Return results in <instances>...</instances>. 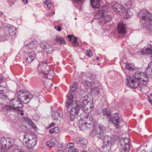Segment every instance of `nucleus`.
I'll use <instances>...</instances> for the list:
<instances>
[{
    "instance_id": "c03bdc74",
    "label": "nucleus",
    "mask_w": 152,
    "mask_h": 152,
    "mask_svg": "<svg viewBox=\"0 0 152 152\" xmlns=\"http://www.w3.org/2000/svg\"><path fill=\"white\" fill-rule=\"evenodd\" d=\"M72 45L73 46L76 47L78 45V43L77 40H74L72 42Z\"/></svg>"
},
{
    "instance_id": "bb28decb",
    "label": "nucleus",
    "mask_w": 152,
    "mask_h": 152,
    "mask_svg": "<svg viewBox=\"0 0 152 152\" xmlns=\"http://www.w3.org/2000/svg\"><path fill=\"white\" fill-rule=\"evenodd\" d=\"M55 41L56 42H58L60 43V44H64L66 42V41L64 37H60L58 35L56 36Z\"/></svg>"
},
{
    "instance_id": "a19ab883",
    "label": "nucleus",
    "mask_w": 152,
    "mask_h": 152,
    "mask_svg": "<svg viewBox=\"0 0 152 152\" xmlns=\"http://www.w3.org/2000/svg\"><path fill=\"white\" fill-rule=\"evenodd\" d=\"M120 144V146L127 147V148H130L129 144H127L125 143L124 142H121Z\"/></svg>"
},
{
    "instance_id": "e2e57ef3",
    "label": "nucleus",
    "mask_w": 152,
    "mask_h": 152,
    "mask_svg": "<svg viewBox=\"0 0 152 152\" xmlns=\"http://www.w3.org/2000/svg\"><path fill=\"white\" fill-rule=\"evenodd\" d=\"M20 115H23V113H20Z\"/></svg>"
},
{
    "instance_id": "0e129e2a",
    "label": "nucleus",
    "mask_w": 152,
    "mask_h": 152,
    "mask_svg": "<svg viewBox=\"0 0 152 152\" xmlns=\"http://www.w3.org/2000/svg\"><path fill=\"white\" fill-rule=\"evenodd\" d=\"M52 13L53 15L55 14V12H52Z\"/></svg>"
},
{
    "instance_id": "9d476101",
    "label": "nucleus",
    "mask_w": 152,
    "mask_h": 152,
    "mask_svg": "<svg viewBox=\"0 0 152 152\" xmlns=\"http://www.w3.org/2000/svg\"><path fill=\"white\" fill-rule=\"evenodd\" d=\"M18 97L19 98L21 97L20 100L22 101L25 104H28L29 101L33 98V95L31 94L29 92L20 90L17 93Z\"/></svg>"
},
{
    "instance_id": "aec40b11",
    "label": "nucleus",
    "mask_w": 152,
    "mask_h": 152,
    "mask_svg": "<svg viewBox=\"0 0 152 152\" xmlns=\"http://www.w3.org/2000/svg\"><path fill=\"white\" fill-rule=\"evenodd\" d=\"M112 122L117 128H119L121 120L118 113H115L113 115Z\"/></svg>"
},
{
    "instance_id": "a211bd4d",
    "label": "nucleus",
    "mask_w": 152,
    "mask_h": 152,
    "mask_svg": "<svg viewBox=\"0 0 152 152\" xmlns=\"http://www.w3.org/2000/svg\"><path fill=\"white\" fill-rule=\"evenodd\" d=\"M74 141L77 143L84 146V148H86V145L87 144L88 140L87 139L82 137H75Z\"/></svg>"
},
{
    "instance_id": "37998d69",
    "label": "nucleus",
    "mask_w": 152,
    "mask_h": 152,
    "mask_svg": "<svg viewBox=\"0 0 152 152\" xmlns=\"http://www.w3.org/2000/svg\"><path fill=\"white\" fill-rule=\"evenodd\" d=\"M12 152H25V151L22 149H15L13 150Z\"/></svg>"
},
{
    "instance_id": "4be33fe9",
    "label": "nucleus",
    "mask_w": 152,
    "mask_h": 152,
    "mask_svg": "<svg viewBox=\"0 0 152 152\" xmlns=\"http://www.w3.org/2000/svg\"><path fill=\"white\" fill-rule=\"evenodd\" d=\"M52 119L54 120H58L59 118H61L62 115L60 112H58L56 110L54 111L52 110L51 114Z\"/></svg>"
},
{
    "instance_id": "09e8293b",
    "label": "nucleus",
    "mask_w": 152,
    "mask_h": 152,
    "mask_svg": "<svg viewBox=\"0 0 152 152\" xmlns=\"http://www.w3.org/2000/svg\"><path fill=\"white\" fill-rule=\"evenodd\" d=\"M68 152H78L77 150H73L71 149L69 150L68 151Z\"/></svg>"
},
{
    "instance_id": "0eeeda50",
    "label": "nucleus",
    "mask_w": 152,
    "mask_h": 152,
    "mask_svg": "<svg viewBox=\"0 0 152 152\" xmlns=\"http://www.w3.org/2000/svg\"><path fill=\"white\" fill-rule=\"evenodd\" d=\"M81 103L78 101H76L74 103L72 102L73 104L72 105V107L70 112V118L71 120L72 121L77 119V114L80 108H81Z\"/></svg>"
},
{
    "instance_id": "b1692460",
    "label": "nucleus",
    "mask_w": 152,
    "mask_h": 152,
    "mask_svg": "<svg viewBox=\"0 0 152 152\" xmlns=\"http://www.w3.org/2000/svg\"><path fill=\"white\" fill-rule=\"evenodd\" d=\"M7 93L6 88L0 86V95L3 99H5L8 97Z\"/></svg>"
},
{
    "instance_id": "ea45409f",
    "label": "nucleus",
    "mask_w": 152,
    "mask_h": 152,
    "mask_svg": "<svg viewBox=\"0 0 152 152\" xmlns=\"http://www.w3.org/2000/svg\"><path fill=\"white\" fill-rule=\"evenodd\" d=\"M121 142H124L126 143L129 144L130 140L128 138H123L121 139Z\"/></svg>"
},
{
    "instance_id": "f3484780",
    "label": "nucleus",
    "mask_w": 152,
    "mask_h": 152,
    "mask_svg": "<svg viewBox=\"0 0 152 152\" xmlns=\"http://www.w3.org/2000/svg\"><path fill=\"white\" fill-rule=\"evenodd\" d=\"M37 45V41L36 40L30 42L25 45L23 48L24 50H31L35 48Z\"/></svg>"
},
{
    "instance_id": "f03ea898",
    "label": "nucleus",
    "mask_w": 152,
    "mask_h": 152,
    "mask_svg": "<svg viewBox=\"0 0 152 152\" xmlns=\"http://www.w3.org/2000/svg\"><path fill=\"white\" fill-rule=\"evenodd\" d=\"M126 80L127 86L132 89L137 88L140 83L146 85L148 81L147 75L144 73L139 71L136 72L134 76L132 75L127 76Z\"/></svg>"
},
{
    "instance_id": "bf43d9fd",
    "label": "nucleus",
    "mask_w": 152,
    "mask_h": 152,
    "mask_svg": "<svg viewBox=\"0 0 152 152\" xmlns=\"http://www.w3.org/2000/svg\"><path fill=\"white\" fill-rule=\"evenodd\" d=\"M57 152H64V151H62V150H58V151H57Z\"/></svg>"
},
{
    "instance_id": "a18cd8bd",
    "label": "nucleus",
    "mask_w": 152,
    "mask_h": 152,
    "mask_svg": "<svg viewBox=\"0 0 152 152\" xmlns=\"http://www.w3.org/2000/svg\"><path fill=\"white\" fill-rule=\"evenodd\" d=\"M74 145V143L72 142L69 143L68 145H67V146L69 148H72L73 147Z\"/></svg>"
},
{
    "instance_id": "4468645a",
    "label": "nucleus",
    "mask_w": 152,
    "mask_h": 152,
    "mask_svg": "<svg viewBox=\"0 0 152 152\" xmlns=\"http://www.w3.org/2000/svg\"><path fill=\"white\" fill-rule=\"evenodd\" d=\"M50 70L49 66L45 61L41 62L39 64L38 70L40 73L42 75L45 72H49Z\"/></svg>"
},
{
    "instance_id": "5701e85b",
    "label": "nucleus",
    "mask_w": 152,
    "mask_h": 152,
    "mask_svg": "<svg viewBox=\"0 0 152 152\" xmlns=\"http://www.w3.org/2000/svg\"><path fill=\"white\" fill-rule=\"evenodd\" d=\"M36 56L35 53L34 52H29L28 56L26 58L25 60L27 62L30 63L34 59Z\"/></svg>"
},
{
    "instance_id": "2f4dec72",
    "label": "nucleus",
    "mask_w": 152,
    "mask_h": 152,
    "mask_svg": "<svg viewBox=\"0 0 152 152\" xmlns=\"http://www.w3.org/2000/svg\"><path fill=\"white\" fill-rule=\"evenodd\" d=\"M150 48H145L142 49L141 51V53L142 55H147L151 53Z\"/></svg>"
},
{
    "instance_id": "7c9ffc66",
    "label": "nucleus",
    "mask_w": 152,
    "mask_h": 152,
    "mask_svg": "<svg viewBox=\"0 0 152 152\" xmlns=\"http://www.w3.org/2000/svg\"><path fill=\"white\" fill-rule=\"evenodd\" d=\"M102 112L103 115H106L107 118H111V114L110 112L107 109H103Z\"/></svg>"
},
{
    "instance_id": "c9c22d12",
    "label": "nucleus",
    "mask_w": 152,
    "mask_h": 152,
    "mask_svg": "<svg viewBox=\"0 0 152 152\" xmlns=\"http://www.w3.org/2000/svg\"><path fill=\"white\" fill-rule=\"evenodd\" d=\"M3 109L8 111L13 110V108L10 105H6L3 107Z\"/></svg>"
},
{
    "instance_id": "338daca9",
    "label": "nucleus",
    "mask_w": 152,
    "mask_h": 152,
    "mask_svg": "<svg viewBox=\"0 0 152 152\" xmlns=\"http://www.w3.org/2000/svg\"><path fill=\"white\" fill-rule=\"evenodd\" d=\"M150 45V47H151V48H152V47L151 45Z\"/></svg>"
},
{
    "instance_id": "7ed1b4c3",
    "label": "nucleus",
    "mask_w": 152,
    "mask_h": 152,
    "mask_svg": "<svg viewBox=\"0 0 152 152\" xmlns=\"http://www.w3.org/2000/svg\"><path fill=\"white\" fill-rule=\"evenodd\" d=\"M121 4L118 3L114 4L112 9L116 12L119 13L124 18H129L132 15V13L129 9L132 7L131 0H120Z\"/></svg>"
},
{
    "instance_id": "39448f33",
    "label": "nucleus",
    "mask_w": 152,
    "mask_h": 152,
    "mask_svg": "<svg viewBox=\"0 0 152 152\" xmlns=\"http://www.w3.org/2000/svg\"><path fill=\"white\" fill-rule=\"evenodd\" d=\"M108 11V8L107 6L102 7V10H99L95 15L96 18L98 19L99 23L104 24L110 21L111 19V17L106 14Z\"/></svg>"
},
{
    "instance_id": "8fccbe9b",
    "label": "nucleus",
    "mask_w": 152,
    "mask_h": 152,
    "mask_svg": "<svg viewBox=\"0 0 152 152\" xmlns=\"http://www.w3.org/2000/svg\"><path fill=\"white\" fill-rule=\"evenodd\" d=\"M74 36L73 35H68V36H67V37L68 38H70V39H69V40L70 41H71V37H73Z\"/></svg>"
},
{
    "instance_id": "f8f14e48",
    "label": "nucleus",
    "mask_w": 152,
    "mask_h": 152,
    "mask_svg": "<svg viewBox=\"0 0 152 152\" xmlns=\"http://www.w3.org/2000/svg\"><path fill=\"white\" fill-rule=\"evenodd\" d=\"M102 148L105 152H108L110 150L112 142L111 137L107 135L105 136L103 139Z\"/></svg>"
},
{
    "instance_id": "6e6552de",
    "label": "nucleus",
    "mask_w": 152,
    "mask_h": 152,
    "mask_svg": "<svg viewBox=\"0 0 152 152\" xmlns=\"http://www.w3.org/2000/svg\"><path fill=\"white\" fill-rule=\"evenodd\" d=\"M106 128L101 124H98L94 128L91 134V136H94L96 135L99 139H100L104 135Z\"/></svg>"
},
{
    "instance_id": "6ab92c4d",
    "label": "nucleus",
    "mask_w": 152,
    "mask_h": 152,
    "mask_svg": "<svg viewBox=\"0 0 152 152\" xmlns=\"http://www.w3.org/2000/svg\"><path fill=\"white\" fill-rule=\"evenodd\" d=\"M117 28L119 33L123 34L127 32L126 26L122 22H120L118 24Z\"/></svg>"
},
{
    "instance_id": "412c9836",
    "label": "nucleus",
    "mask_w": 152,
    "mask_h": 152,
    "mask_svg": "<svg viewBox=\"0 0 152 152\" xmlns=\"http://www.w3.org/2000/svg\"><path fill=\"white\" fill-rule=\"evenodd\" d=\"M54 75V71L53 70H51L50 69L48 72H45L42 75V76L46 78L48 80H52L53 79Z\"/></svg>"
},
{
    "instance_id": "2eb2a0df",
    "label": "nucleus",
    "mask_w": 152,
    "mask_h": 152,
    "mask_svg": "<svg viewBox=\"0 0 152 152\" xmlns=\"http://www.w3.org/2000/svg\"><path fill=\"white\" fill-rule=\"evenodd\" d=\"M16 30L17 28L15 27L10 25L9 27H4V32L6 36L9 37L10 36L15 35L16 34L15 31Z\"/></svg>"
},
{
    "instance_id": "a878e982",
    "label": "nucleus",
    "mask_w": 152,
    "mask_h": 152,
    "mask_svg": "<svg viewBox=\"0 0 152 152\" xmlns=\"http://www.w3.org/2000/svg\"><path fill=\"white\" fill-rule=\"evenodd\" d=\"M53 83V82L51 80L46 79L44 81V84L46 88L49 89L51 87Z\"/></svg>"
},
{
    "instance_id": "052dcab7",
    "label": "nucleus",
    "mask_w": 152,
    "mask_h": 152,
    "mask_svg": "<svg viewBox=\"0 0 152 152\" xmlns=\"http://www.w3.org/2000/svg\"><path fill=\"white\" fill-rule=\"evenodd\" d=\"M74 39H75V40H77V37H74Z\"/></svg>"
},
{
    "instance_id": "c85d7f7f",
    "label": "nucleus",
    "mask_w": 152,
    "mask_h": 152,
    "mask_svg": "<svg viewBox=\"0 0 152 152\" xmlns=\"http://www.w3.org/2000/svg\"><path fill=\"white\" fill-rule=\"evenodd\" d=\"M57 143L56 139L54 138H52L49 141L47 142L46 145L51 147L54 146Z\"/></svg>"
},
{
    "instance_id": "c756f323",
    "label": "nucleus",
    "mask_w": 152,
    "mask_h": 152,
    "mask_svg": "<svg viewBox=\"0 0 152 152\" xmlns=\"http://www.w3.org/2000/svg\"><path fill=\"white\" fill-rule=\"evenodd\" d=\"M91 91L93 95L97 96L100 94L99 90L97 87L92 88Z\"/></svg>"
},
{
    "instance_id": "473e14b6",
    "label": "nucleus",
    "mask_w": 152,
    "mask_h": 152,
    "mask_svg": "<svg viewBox=\"0 0 152 152\" xmlns=\"http://www.w3.org/2000/svg\"><path fill=\"white\" fill-rule=\"evenodd\" d=\"M26 123L29 125L32 128H33L36 130H37L38 129L37 128L36 126L34 124L30 119L29 118L28 119Z\"/></svg>"
},
{
    "instance_id": "5fc2aeb1",
    "label": "nucleus",
    "mask_w": 152,
    "mask_h": 152,
    "mask_svg": "<svg viewBox=\"0 0 152 152\" xmlns=\"http://www.w3.org/2000/svg\"><path fill=\"white\" fill-rule=\"evenodd\" d=\"M21 127L25 129V130H26L27 129V128L26 127V126L24 125H23L21 126Z\"/></svg>"
},
{
    "instance_id": "e433bc0d",
    "label": "nucleus",
    "mask_w": 152,
    "mask_h": 152,
    "mask_svg": "<svg viewBox=\"0 0 152 152\" xmlns=\"http://www.w3.org/2000/svg\"><path fill=\"white\" fill-rule=\"evenodd\" d=\"M59 131L58 130V128L55 127L53 129H51L49 130V133L50 134L53 133H57Z\"/></svg>"
},
{
    "instance_id": "ddd939ff",
    "label": "nucleus",
    "mask_w": 152,
    "mask_h": 152,
    "mask_svg": "<svg viewBox=\"0 0 152 152\" xmlns=\"http://www.w3.org/2000/svg\"><path fill=\"white\" fill-rule=\"evenodd\" d=\"M10 103L12 106L13 110L20 111L23 106L20 98H18V99H15L11 100L10 101Z\"/></svg>"
},
{
    "instance_id": "393cba45",
    "label": "nucleus",
    "mask_w": 152,
    "mask_h": 152,
    "mask_svg": "<svg viewBox=\"0 0 152 152\" xmlns=\"http://www.w3.org/2000/svg\"><path fill=\"white\" fill-rule=\"evenodd\" d=\"M83 84L84 87L86 89L89 88L95 85V83L94 81H90L86 80L83 82Z\"/></svg>"
},
{
    "instance_id": "9b49d317",
    "label": "nucleus",
    "mask_w": 152,
    "mask_h": 152,
    "mask_svg": "<svg viewBox=\"0 0 152 152\" xmlns=\"http://www.w3.org/2000/svg\"><path fill=\"white\" fill-rule=\"evenodd\" d=\"M12 140L8 137H3L0 140V152H3L2 151L3 149L7 150L12 145Z\"/></svg>"
},
{
    "instance_id": "13d9d810",
    "label": "nucleus",
    "mask_w": 152,
    "mask_h": 152,
    "mask_svg": "<svg viewBox=\"0 0 152 152\" xmlns=\"http://www.w3.org/2000/svg\"><path fill=\"white\" fill-rule=\"evenodd\" d=\"M150 52H151V53H149V54H152V49L151 48H150Z\"/></svg>"
},
{
    "instance_id": "4d7b16f0",
    "label": "nucleus",
    "mask_w": 152,
    "mask_h": 152,
    "mask_svg": "<svg viewBox=\"0 0 152 152\" xmlns=\"http://www.w3.org/2000/svg\"><path fill=\"white\" fill-rule=\"evenodd\" d=\"M3 13L2 12H0V17H1V15H3Z\"/></svg>"
},
{
    "instance_id": "680f3d73",
    "label": "nucleus",
    "mask_w": 152,
    "mask_h": 152,
    "mask_svg": "<svg viewBox=\"0 0 152 152\" xmlns=\"http://www.w3.org/2000/svg\"><path fill=\"white\" fill-rule=\"evenodd\" d=\"M99 57H97L96 58V59L97 60H99Z\"/></svg>"
},
{
    "instance_id": "dca6fc26",
    "label": "nucleus",
    "mask_w": 152,
    "mask_h": 152,
    "mask_svg": "<svg viewBox=\"0 0 152 152\" xmlns=\"http://www.w3.org/2000/svg\"><path fill=\"white\" fill-rule=\"evenodd\" d=\"M44 52L47 54L51 53L53 51V48L51 45L46 42H43L41 45Z\"/></svg>"
},
{
    "instance_id": "423d86ee",
    "label": "nucleus",
    "mask_w": 152,
    "mask_h": 152,
    "mask_svg": "<svg viewBox=\"0 0 152 152\" xmlns=\"http://www.w3.org/2000/svg\"><path fill=\"white\" fill-rule=\"evenodd\" d=\"M37 139L34 134L29 132H25L23 135V143L28 148H32L36 145Z\"/></svg>"
},
{
    "instance_id": "3c124183",
    "label": "nucleus",
    "mask_w": 152,
    "mask_h": 152,
    "mask_svg": "<svg viewBox=\"0 0 152 152\" xmlns=\"http://www.w3.org/2000/svg\"><path fill=\"white\" fill-rule=\"evenodd\" d=\"M46 15L48 17H50L51 16V13L50 12H47L46 14Z\"/></svg>"
},
{
    "instance_id": "4c0bfd02",
    "label": "nucleus",
    "mask_w": 152,
    "mask_h": 152,
    "mask_svg": "<svg viewBox=\"0 0 152 152\" xmlns=\"http://www.w3.org/2000/svg\"><path fill=\"white\" fill-rule=\"evenodd\" d=\"M147 145L145 144L141 145L139 148L137 150L136 152H142L145 150V147L147 146Z\"/></svg>"
},
{
    "instance_id": "58836bf2",
    "label": "nucleus",
    "mask_w": 152,
    "mask_h": 152,
    "mask_svg": "<svg viewBox=\"0 0 152 152\" xmlns=\"http://www.w3.org/2000/svg\"><path fill=\"white\" fill-rule=\"evenodd\" d=\"M45 4L47 6V7L50 9L52 4L50 1L49 0H47L45 1Z\"/></svg>"
},
{
    "instance_id": "774afa93",
    "label": "nucleus",
    "mask_w": 152,
    "mask_h": 152,
    "mask_svg": "<svg viewBox=\"0 0 152 152\" xmlns=\"http://www.w3.org/2000/svg\"><path fill=\"white\" fill-rule=\"evenodd\" d=\"M99 65H100V64H98Z\"/></svg>"
},
{
    "instance_id": "603ef678",
    "label": "nucleus",
    "mask_w": 152,
    "mask_h": 152,
    "mask_svg": "<svg viewBox=\"0 0 152 152\" xmlns=\"http://www.w3.org/2000/svg\"><path fill=\"white\" fill-rule=\"evenodd\" d=\"M22 1L25 4H26L28 3V0H22Z\"/></svg>"
},
{
    "instance_id": "1a4fd4ad",
    "label": "nucleus",
    "mask_w": 152,
    "mask_h": 152,
    "mask_svg": "<svg viewBox=\"0 0 152 152\" xmlns=\"http://www.w3.org/2000/svg\"><path fill=\"white\" fill-rule=\"evenodd\" d=\"M77 84L74 83L71 87L69 93L67 95L66 106L69 108L72 102L74 97L77 93Z\"/></svg>"
},
{
    "instance_id": "864d4df0",
    "label": "nucleus",
    "mask_w": 152,
    "mask_h": 152,
    "mask_svg": "<svg viewBox=\"0 0 152 152\" xmlns=\"http://www.w3.org/2000/svg\"><path fill=\"white\" fill-rule=\"evenodd\" d=\"M57 30L58 31H60L61 30V28L60 27H58Z\"/></svg>"
},
{
    "instance_id": "cd10ccee",
    "label": "nucleus",
    "mask_w": 152,
    "mask_h": 152,
    "mask_svg": "<svg viewBox=\"0 0 152 152\" xmlns=\"http://www.w3.org/2000/svg\"><path fill=\"white\" fill-rule=\"evenodd\" d=\"M91 4L93 8H98L100 6L99 0H91Z\"/></svg>"
},
{
    "instance_id": "49530a36",
    "label": "nucleus",
    "mask_w": 152,
    "mask_h": 152,
    "mask_svg": "<svg viewBox=\"0 0 152 152\" xmlns=\"http://www.w3.org/2000/svg\"><path fill=\"white\" fill-rule=\"evenodd\" d=\"M28 118H29L28 117H23L22 118V120L23 121H24L25 123H26Z\"/></svg>"
},
{
    "instance_id": "69168bd1",
    "label": "nucleus",
    "mask_w": 152,
    "mask_h": 152,
    "mask_svg": "<svg viewBox=\"0 0 152 152\" xmlns=\"http://www.w3.org/2000/svg\"><path fill=\"white\" fill-rule=\"evenodd\" d=\"M2 81V80H0V83H1Z\"/></svg>"
},
{
    "instance_id": "72a5a7b5",
    "label": "nucleus",
    "mask_w": 152,
    "mask_h": 152,
    "mask_svg": "<svg viewBox=\"0 0 152 152\" xmlns=\"http://www.w3.org/2000/svg\"><path fill=\"white\" fill-rule=\"evenodd\" d=\"M125 66L127 69L130 70H136V68L134 67V65L132 64H126Z\"/></svg>"
},
{
    "instance_id": "20e7f679",
    "label": "nucleus",
    "mask_w": 152,
    "mask_h": 152,
    "mask_svg": "<svg viewBox=\"0 0 152 152\" xmlns=\"http://www.w3.org/2000/svg\"><path fill=\"white\" fill-rule=\"evenodd\" d=\"M152 13L147 10L143 9L139 12V16L140 22L142 26L146 27L148 29L152 32Z\"/></svg>"
},
{
    "instance_id": "f704fd0d",
    "label": "nucleus",
    "mask_w": 152,
    "mask_h": 152,
    "mask_svg": "<svg viewBox=\"0 0 152 152\" xmlns=\"http://www.w3.org/2000/svg\"><path fill=\"white\" fill-rule=\"evenodd\" d=\"M130 148L120 146V152H129Z\"/></svg>"
},
{
    "instance_id": "6e6d98bb",
    "label": "nucleus",
    "mask_w": 152,
    "mask_h": 152,
    "mask_svg": "<svg viewBox=\"0 0 152 152\" xmlns=\"http://www.w3.org/2000/svg\"><path fill=\"white\" fill-rule=\"evenodd\" d=\"M55 124L53 123H52L50 124V126H54Z\"/></svg>"
},
{
    "instance_id": "79ce46f5",
    "label": "nucleus",
    "mask_w": 152,
    "mask_h": 152,
    "mask_svg": "<svg viewBox=\"0 0 152 152\" xmlns=\"http://www.w3.org/2000/svg\"><path fill=\"white\" fill-rule=\"evenodd\" d=\"M86 55L89 57H91L93 55L92 52L90 50H88L87 51Z\"/></svg>"
},
{
    "instance_id": "f257e3e1",
    "label": "nucleus",
    "mask_w": 152,
    "mask_h": 152,
    "mask_svg": "<svg viewBox=\"0 0 152 152\" xmlns=\"http://www.w3.org/2000/svg\"><path fill=\"white\" fill-rule=\"evenodd\" d=\"M88 99L87 95L84 96L82 98L81 103V108L83 112L80 115V119L78 123L79 126L82 130L89 127L93 121V115L91 113L93 106Z\"/></svg>"
},
{
    "instance_id": "de8ad7c7",
    "label": "nucleus",
    "mask_w": 152,
    "mask_h": 152,
    "mask_svg": "<svg viewBox=\"0 0 152 152\" xmlns=\"http://www.w3.org/2000/svg\"><path fill=\"white\" fill-rule=\"evenodd\" d=\"M149 100L151 104L152 105V94L148 96Z\"/></svg>"
}]
</instances>
